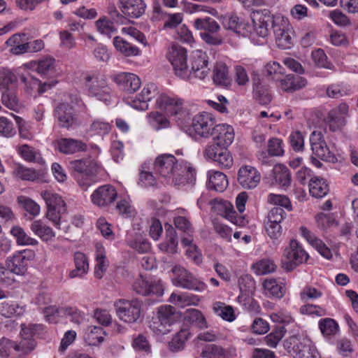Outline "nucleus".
Listing matches in <instances>:
<instances>
[{
    "label": "nucleus",
    "instance_id": "obj_1",
    "mask_svg": "<svg viewBox=\"0 0 358 358\" xmlns=\"http://www.w3.org/2000/svg\"><path fill=\"white\" fill-rule=\"evenodd\" d=\"M155 171L168 182L174 185H193L196 181V170L190 164L178 160L172 155H162L155 162Z\"/></svg>",
    "mask_w": 358,
    "mask_h": 358
},
{
    "label": "nucleus",
    "instance_id": "obj_2",
    "mask_svg": "<svg viewBox=\"0 0 358 358\" xmlns=\"http://www.w3.org/2000/svg\"><path fill=\"white\" fill-rule=\"evenodd\" d=\"M70 169L78 184L83 189L86 190L96 182L99 173V164L92 159H80L69 162Z\"/></svg>",
    "mask_w": 358,
    "mask_h": 358
},
{
    "label": "nucleus",
    "instance_id": "obj_3",
    "mask_svg": "<svg viewBox=\"0 0 358 358\" xmlns=\"http://www.w3.org/2000/svg\"><path fill=\"white\" fill-rule=\"evenodd\" d=\"M284 347L294 358H317L318 352L310 339L294 335L284 341Z\"/></svg>",
    "mask_w": 358,
    "mask_h": 358
},
{
    "label": "nucleus",
    "instance_id": "obj_4",
    "mask_svg": "<svg viewBox=\"0 0 358 358\" xmlns=\"http://www.w3.org/2000/svg\"><path fill=\"white\" fill-rule=\"evenodd\" d=\"M177 320L175 308L169 305L162 306L157 308L156 315L150 321L149 327L157 334H166Z\"/></svg>",
    "mask_w": 358,
    "mask_h": 358
},
{
    "label": "nucleus",
    "instance_id": "obj_5",
    "mask_svg": "<svg viewBox=\"0 0 358 358\" xmlns=\"http://www.w3.org/2000/svg\"><path fill=\"white\" fill-rule=\"evenodd\" d=\"M41 195L47 206V218L59 227L61 215L66 212L65 202L59 194L51 191H43Z\"/></svg>",
    "mask_w": 358,
    "mask_h": 358
},
{
    "label": "nucleus",
    "instance_id": "obj_6",
    "mask_svg": "<svg viewBox=\"0 0 358 358\" xmlns=\"http://www.w3.org/2000/svg\"><path fill=\"white\" fill-rule=\"evenodd\" d=\"M283 257L285 258L282 261L284 268L287 271H292L297 266L306 262L309 255L296 240L292 239L289 245L285 248Z\"/></svg>",
    "mask_w": 358,
    "mask_h": 358
},
{
    "label": "nucleus",
    "instance_id": "obj_7",
    "mask_svg": "<svg viewBox=\"0 0 358 358\" xmlns=\"http://www.w3.org/2000/svg\"><path fill=\"white\" fill-rule=\"evenodd\" d=\"M117 316L127 323H134L141 315V302L138 299H120L114 303Z\"/></svg>",
    "mask_w": 358,
    "mask_h": 358
},
{
    "label": "nucleus",
    "instance_id": "obj_8",
    "mask_svg": "<svg viewBox=\"0 0 358 358\" xmlns=\"http://www.w3.org/2000/svg\"><path fill=\"white\" fill-rule=\"evenodd\" d=\"M85 87L90 96L105 103L110 101L111 90L103 76H87Z\"/></svg>",
    "mask_w": 358,
    "mask_h": 358
},
{
    "label": "nucleus",
    "instance_id": "obj_9",
    "mask_svg": "<svg viewBox=\"0 0 358 358\" xmlns=\"http://www.w3.org/2000/svg\"><path fill=\"white\" fill-rule=\"evenodd\" d=\"M167 57L173 66L176 75L181 78H187L189 73L187 65L186 50L178 45L173 44L169 49Z\"/></svg>",
    "mask_w": 358,
    "mask_h": 358
},
{
    "label": "nucleus",
    "instance_id": "obj_10",
    "mask_svg": "<svg viewBox=\"0 0 358 358\" xmlns=\"http://www.w3.org/2000/svg\"><path fill=\"white\" fill-rule=\"evenodd\" d=\"M172 271L176 275L173 280L176 286L197 292H202L206 289V285L184 268L179 266H175Z\"/></svg>",
    "mask_w": 358,
    "mask_h": 358
},
{
    "label": "nucleus",
    "instance_id": "obj_11",
    "mask_svg": "<svg viewBox=\"0 0 358 358\" xmlns=\"http://www.w3.org/2000/svg\"><path fill=\"white\" fill-rule=\"evenodd\" d=\"M252 19L257 34L264 38L268 36L271 28L273 29V24L280 18L274 19L268 9H264L253 11Z\"/></svg>",
    "mask_w": 358,
    "mask_h": 358
},
{
    "label": "nucleus",
    "instance_id": "obj_12",
    "mask_svg": "<svg viewBox=\"0 0 358 358\" xmlns=\"http://www.w3.org/2000/svg\"><path fill=\"white\" fill-rule=\"evenodd\" d=\"M54 117L62 128L69 129L78 125V117L71 106L65 102L57 103L54 108Z\"/></svg>",
    "mask_w": 358,
    "mask_h": 358
},
{
    "label": "nucleus",
    "instance_id": "obj_13",
    "mask_svg": "<svg viewBox=\"0 0 358 358\" xmlns=\"http://www.w3.org/2000/svg\"><path fill=\"white\" fill-rule=\"evenodd\" d=\"M310 143L313 154L318 158L331 163L338 161L335 155L329 150L320 132L313 131L310 136Z\"/></svg>",
    "mask_w": 358,
    "mask_h": 358
},
{
    "label": "nucleus",
    "instance_id": "obj_14",
    "mask_svg": "<svg viewBox=\"0 0 358 358\" xmlns=\"http://www.w3.org/2000/svg\"><path fill=\"white\" fill-rule=\"evenodd\" d=\"M157 95H159L157 87L150 83L145 85L141 93L135 97H129L127 103L136 110H145L148 108V102Z\"/></svg>",
    "mask_w": 358,
    "mask_h": 358
},
{
    "label": "nucleus",
    "instance_id": "obj_15",
    "mask_svg": "<svg viewBox=\"0 0 358 358\" xmlns=\"http://www.w3.org/2000/svg\"><path fill=\"white\" fill-rule=\"evenodd\" d=\"M210 68L208 67V56L202 51H196L192 57L191 62V69H188L189 73L187 78L184 80H190L193 78L204 79L209 73Z\"/></svg>",
    "mask_w": 358,
    "mask_h": 358
},
{
    "label": "nucleus",
    "instance_id": "obj_16",
    "mask_svg": "<svg viewBox=\"0 0 358 358\" xmlns=\"http://www.w3.org/2000/svg\"><path fill=\"white\" fill-rule=\"evenodd\" d=\"M213 116L208 113H202L195 115L192 126L195 133L203 138L211 136L216 125Z\"/></svg>",
    "mask_w": 358,
    "mask_h": 358
},
{
    "label": "nucleus",
    "instance_id": "obj_17",
    "mask_svg": "<svg viewBox=\"0 0 358 358\" xmlns=\"http://www.w3.org/2000/svg\"><path fill=\"white\" fill-rule=\"evenodd\" d=\"M273 33L275 43L281 49H289L292 45V31L289 23L282 19H279L278 22L273 24Z\"/></svg>",
    "mask_w": 358,
    "mask_h": 358
},
{
    "label": "nucleus",
    "instance_id": "obj_18",
    "mask_svg": "<svg viewBox=\"0 0 358 358\" xmlns=\"http://www.w3.org/2000/svg\"><path fill=\"white\" fill-rule=\"evenodd\" d=\"M237 180L243 188L251 189L258 185L261 180V175L255 167L245 165L238 169Z\"/></svg>",
    "mask_w": 358,
    "mask_h": 358
},
{
    "label": "nucleus",
    "instance_id": "obj_19",
    "mask_svg": "<svg viewBox=\"0 0 358 358\" xmlns=\"http://www.w3.org/2000/svg\"><path fill=\"white\" fill-rule=\"evenodd\" d=\"M117 193L110 185H104L98 187L91 195L92 203L99 207H106L116 199Z\"/></svg>",
    "mask_w": 358,
    "mask_h": 358
},
{
    "label": "nucleus",
    "instance_id": "obj_20",
    "mask_svg": "<svg viewBox=\"0 0 358 358\" xmlns=\"http://www.w3.org/2000/svg\"><path fill=\"white\" fill-rule=\"evenodd\" d=\"M348 110V105L341 103L329 112L327 120L331 131H338L345 125L346 118L349 115Z\"/></svg>",
    "mask_w": 358,
    "mask_h": 358
},
{
    "label": "nucleus",
    "instance_id": "obj_21",
    "mask_svg": "<svg viewBox=\"0 0 358 358\" xmlns=\"http://www.w3.org/2000/svg\"><path fill=\"white\" fill-rule=\"evenodd\" d=\"M132 287L136 294L142 296L164 294V287L160 282H149L141 275L134 281Z\"/></svg>",
    "mask_w": 358,
    "mask_h": 358
},
{
    "label": "nucleus",
    "instance_id": "obj_22",
    "mask_svg": "<svg viewBox=\"0 0 358 358\" xmlns=\"http://www.w3.org/2000/svg\"><path fill=\"white\" fill-rule=\"evenodd\" d=\"M156 103L159 108L164 110L171 116H182L184 114L182 102L179 99L162 94L157 98Z\"/></svg>",
    "mask_w": 358,
    "mask_h": 358
},
{
    "label": "nucleus",
    "instance_id": "obj_23",
    "mask_svg": "<svg viewBox=\"0 0 358 358\" xmlns=\"http://www.w3.org/2000/svg\"><path fill=\"white\" fill-rule=\"evenodd\" d=\"M113 80L124 91L135 92L141 86L140 78L131 73H120L113 77Z\"/></svg>",
    "mask_w": 358,
    "mask_h": 358
},
{
    "label": "nucleus",
    "instance_id": "obj_24",
    "mask_svg": "<svg viewBox=\"0 0 358 358\" xmlns=\"http://www.w3.org/2000/svg\"><path fill=\"white\" fill-rule=\"evenodd\" d=\"M20 81L24 84V90L27 94L34 97L40 95L46 91L47 87H50L51 85L46 83H41V82L33 77L30 74L20 76Z\"/></svg>",
    "mask_w": 358,
    "mask_h": 358
},
{
    "label": "nucleus",
    "instance_id": "obj_25",
    "mask_svg": "<svg viewBox=\"0 0 358 358\" xmlns=\"http://www.w3.org/2000/svg\"><path fill=\"white\" fill-rule=\"evenodd\" d=\"M211 136L213 142L220 146L227 148L234 139V128L225 124H217L215 126Z\"/></svg>",
    "mask_w": 358,
    "mask_h": 358
},
{
    "label": "nucleus",
    "instance_id": "obj_26",
    "mask_svg": "<svg viewBox=\"0 0 358 358\" xmlns=\"http://www.w3.org/2000/svg\"><path fill=\"white\" fill-rule=\"evenodd\" d=\"M45 317L50 322H54L55 317L70 316L71 321L78 323L80 320V313L71 307L57 308L48 306L44 309Z\"/></svg>",
    "mask_w": 358,
    "mask_h": 358
},
{
    "label": "nucleus",
    "instance_id": "obj_27",
    "mask_svg": "<svg viewBox=\"0 0 358 358\" xmlns=\"http://www.w3.org/2000/svg\"><path fill=\"white\" fill-rule=\"evenodd\" d=\"M27 262L25 257L20 253L8 257L6 260V267L10 275V285L15 282L14 275H22L27 271Z\"/></svg>",
    "mask_w": 358,
    "mask_h": 358
},
{
    "label": "nucleus",
    "instance_id": "obj_28",
    "mask_svg": "<svg viewBox=\"0 0 358 358\" xmlns=\"http://www.w3.org/2000/svg\"><path fill=\"white\" fill-rule=\"evenodd\" d=\"M55 147L59 152L69 155L85 151L87 148V145L80 140L63 138L56 141Z\"/></svg>",
    "mask_w": 358,
    "mask_h": 358
},
{
    "label": "nucleus",
    "instance_id": "obj_29",
    "mask_svg": "<svg viewBox=\"0 0 358 358\" xmlns=\"http://www.w3.org/2000/svg\"><path fill=\"white\" fill-rule=\"evenodd\" d=\"M301 234L317 251L326 259H331L332 253L331 250L318 238L313 233L305 227H300Z\"/></svg>",
    "mask_w": 358,
    "mask_h": 358
},
{
    "label": "nucleus",
    "instance_id": "obj_30",
    "mask_svg": "<svg viewBox=\"0 0 358 358\" xmlns=\"http://www.w3.org/2000/svg\"><path fill=\"white\" fill-rule=\"evenodd\" d=\"M222 26L224 29L243 36H247L250 32L248 23L236 15L224 16L222 20Z\"/></svg>",
    "mask_w": 358,
    "mask_h": 358
},
{
    "label": "nucleus",
    "instance_id": "obj_31",
    "mask_svg": "<svg viewBox=\"0 0 358 358\" xmlns=\"http://www.w3.org/2000/svg\"><path fill=\"white\" fill-rule=\"evenodd\" d=\"M121 10L127 16L138 18L145 10V3L143 0H122Z\"/></svg>",
    "mask_w": 358,
    "mask_h": 358
},
{
    "label": "nucleus",
    "instance_id": "obj_32",
    "mask_svg": "<svg viewBox=\"0 0 358 358\" xmlns=\"http://www.w3.org/2000/svg\"><path fill=\"white\" fill-rule=\"evenodd\" d=\"M278 80L280 83V87L281 90L287 92L299 90L307 85L306 78L293 74L287 75L283 78L280 77Z\"/></svg>",
    "mask_w": 358,
    "mask_h": 358
},
{
    "label": "nucleus",
    "instance_id": "obj_33",
    "mask_svg": "<svg viewBox=\"0 0 358 358\" xmlns=\"http://www.w3.org/2000/svg\"><path fill=\"white\" fill-rule=\"evenodd\" d=\"M207 187L210 190L222 192L228 186L227 176L220 171H209Z\"/></svg>",
    "mask_w": 358,
    "mask_h": 358
},
{
    "label": "nucleus",
    "instance_id": "obj_34",
    "mask_svg": "<svg viewBox=\"0 0 358 358\" xmlns=\"http://www.w3.org/2000/svg\"><path fill=\"white\" fill-rule=\"evenodd\" d=\"M74 263L76 268L69 272V278H82L89 270L87 257L81 252H76L74 254Z\"/></svg>",
    "mask_w": 358,
    "mask_h": 358
},
{
    "label": "nucleus",
    "instance_id": "obj_35",
    "mask_svg": "<svg viewBox=\"0 0 358 358\" xmlns=\"http://www.w3.org/2000/svg\"><path fill=\"white\" fill-rule=\"evenodd\" d=\"M252 86L253 96L260 104L265 105L271 101V97L268 88L262 84L258 76L252 77Z\"/></svg>",
    "mask_w": 358,
    "mask_h": 358
},
{
    "label": "nucleus",
    "instance_id": "obj_36",
    "mask_svg": "<svg viewBox=\"0 0 358 358\" xmlns=\"http://www.w3.org/2000/svg\"><path fill=\"white\" fill-rule=\"evenodd\" d=\"M178 243L176 231L172 226L169 225L166 228V240L159 245V249L167 253L174 254L177 252Z\"/></svg>",
    "mask_w": 358,
    "mask_h": 358
},
{
    "label": "nucleus",
    "instance_id": "obj_37",
    "mask_svg": "<svg viewBox=\"0 0 358 358\" xmlns=\"http://www.w3.org/2000/svg\"><path fill=\"white\" fill-rule=\"evenodd\" d=\"M329 191V185L324 178L317 176L311 178L309 182V192L313 196L322 198L327 194Z\"/></svg>",
    "mask_w": 358,
    "mask_h": 358
},
{
    "label": "nucleus",
    "instance_id": "obj_38",
    "mask_svg": "<svg viewBox=\"0 0 358 358\" xmlns=\"http://www.w3.org/2000/svg\"><path fill=\"white\" fill-rule=\"evenodd\" d=\"M29 227L31 231L43 241H51L55 236L52 229L41 220L32 222Z\"/></svg>",
    "mask_w": 358,
    "mask_h": 358
},
{
    "label": "nucleus",
    "instance_id": "obj_39",
    "mask_svg": "<svg viewBox=\"0 0 358 358\" xmlns=\"http://www.w3.org/2000/svg\"><path fill=\"white\" fill-rule=\"evenodd\" d=\"M113 45L117 51L126 57L137 56L141 54V50L137 47L120 36L113 38Z\"/></svg>",
    "mask_w": 358,
    "mask_h": 358
},
{
    "label": "nucleus",
    "instance_id": "obj_40",
    "mask_svg": "<svg viewBox=\"0 0 358 358\" xmlns=\"http://www.w3.org/2000/svg\"><path fill=\"white\" fill-rule=\"evenodd\" d=\"M275 182L283 187L290 185L292 178L288 168L281 164H276L273 169Z\"/></svg>",
    "mask_w": 358,
    "mask_h": 358
},
{
    "label": "nucleus",
    "instance_id": "obj_41",
    "mask_svg": "<svg viewBox=\"0 0 358 358\" xmlns=\"http://www.w3.org/2000/svg\"><path fill=\"white\" fill-rule=\"evenodd\" d=\"M10 234L15 238L17 244L19 245H38V241L29 236L20 226H15L10 230Z\"/></svg>",
    "mask_w": 358,
    "mask_h": 358
},
{
    "label": "nucleus",
    "instance_id": "obj_42",
    "mask_svg": "<svg viewBox=\"0 0 358 358\" xmlns=\"http://www.w3.org/2000/svg\"><path fill=\"white\" fill-rule=\"evenodd\" d=\"M194 24L196 29L203 30V32L217 33L220 29L217 22L210 17L197 18L194 20Z\"/></svg>",
    "mask_w": 358,
    "mask_h": 358
},
{
    "label": "nucleus",
    "instance_id": "obj_43",
    "mask_svg": "<svg viewBox=\"0 0 358 358\" xmlns=\"http://www.w3.org/2000/svg\"><path fill=\"white\" fill-rule=\"evenodd\" d=\"M96 265L95 266L94 275L97 278H101L108 266V262L106 259V253L103 248L99 244L96 245Z\"/></svg>",
    "mask_w": 358,
    "mask_h": 358
},
{
    "label": "nucleus",
    "instance_id": "obj_44",
    "mask_svg": "<svg viewBox=\"0 0 358 358\" xmlns=\"http://www.w3.org/2000/svg\"><path fill=\"white\" fill-rule=\"evenodd\" d=\"M263 287L267 292V294L273 296L280 299L282 298L286 291L285 287L283 283H278L275 279H266L264 281Z\"/></svg>",
    "mask_w": 358,
    "mask_h": 358
},
{
    "label": "nucleus",
    "instance_id": "obj_45",
    "mask_svg": "<svg viewBox=\"0 0 358 358\" xmlns=\"http://www.w3.org/2000/svg\"><path fill=\"white\" fill-rule=\"evenodd\" d=\"M13 174L22 180L34 181L38 178V173L34 169L17 164L13 169Z\"/></svg>",
    "mask_w": 358,
    "mask_h": 358
},
{
    "label": "nucleus",
    "instance_id": "obj_46",
    "mask_svg": "<svg viewBox=\"0 0 358 358\" xmlns=\"http://www.w3.org/2000/svg\"><path fill=\"white\" fill-rule=\"evenodd\" d=\"M213 310L215 314L226 321L233 322L236 319L232 306L226 305L224 303L220 301L214 303Z\"/></svg>",
    "mask_w": 358,
    "mask_h": 358
},
{
    "label": "nucleus",
    "instance_id": "obj_47",
    "mask_svg": "<svg viewBox=\"0 0 358 358\" xmlns=\"http://www.w3.org/2000/svg\"><path fill=\"white\" fill-rule=\"evenodd\" d=\"M17 82V76L8 69L0 70V87L5 90L16 87Z\"/></svg>",
    "mask_w": 358,
    "mask_h": 358
},
{
    "label": "nucleus",
    "instance_id": "obj_48",
    "mask_svg": "<svg viewBox=\"0 0 358 358\" xmlns=\"http://www.w3.org/2000/svg\"><path fill=\"white\" fill-rule=\"evenodd\" d=\"M148 119L150 126L157 131L169 127V120L159 112L150 113Z\"/></svg>",
    "mask_w": 358,
    "mask_h": 358
},
{
    "label": "nucleus",
    "instance_id": "obj_49",
    "mask_svg": "<svg viewBox=\"0 0 358 358\" xmlns=\"http://www.w3.org/2000/svg\"><path fill=\"white\" fill-rule=\"evenodd\" d=\"M227 355V350L220 345L210 344L206 345L201 353L203 358H222Z\"/></svg>",
    "mask_w": 358,
    "mask_h": 358
},
{
    "label": "nucleus",
    "instance_id": "obj_50",
    "mask_svg": "<svg viewBox=\"0 0 358 358\" xmlns=\"http://www.w3.org/2000/svg\"><path fill=\"white\" fill-rule=\"evenodd\" d=\"M188 321L199 329L208 328V323L201 311L196 309H188L187 316Z\"/></svg>",
    "mask_w": 358,
    "mask_h": 358
},
{
    "label": "nucleus",
    "instance_id": "obj_51",
    "mask_svg": "<svg viewBox=\"0 0 358 358\" xmlns=\"http://www.w3.org/2000/svg\"><path fill=\"white\" fill-rule=\"evenodd\" d=\"M275 264L270 259H264L252 265V269L257 275H266L275 270Z\"/></svg>",
    "mask_w": 358,
    "mask_h": 358
},
{
    "label": "nucleus",
    "instance_id": "obj_52",
    "mask_svg": "<svg viewBox=\"0 0 358 358\" xmlns=\"http://www.w3.org/2000/svg\"><path fill=\"white\" fill-rule=\"evenodd\" d=\"M188 338L187 330L182 329L178 331L169 342V346L171 351L176 352L184 348L185 343Z\"/></svg>",
    "mask_w": 358,
    "mask_h": 358
},
{
    "label": "nucleus",
    "instance_id": "obj_53",
    "mask_svg": "<svg viewBox=\"0 0 358 358\" xmlns=\"http://www.w3.org/2000/svg\"><path fill=\"white\" fill-rule=\"evenodd\" d=\"M36 68V71L43 76H46L52 72L55 68V59L47 57L38 62H35L33 66Z\"/></svg>",
    "mask_w": 358,
    "mask_h": 358
},
{
    "label": "nucleus",
    "instance_id": "obj_54",
    "mask_svg": "<svg viewBox=\"0 0 358 358\" xmlns=\"http://www.w3.org/2000/svg\"><path fill=\"white\" fill-rule=\"evenodd\" d=\"M110 129L108 122L99 119L94 120L90 124L88 131L92 135H105Z\"/></svg>",
    "mask_w": 358,
    "mask_h": 358
},
{
    "label": "nucleus",
    "instance_id": "obj_55",
    "mask_svg": "<svg viewBox=\"0 0 358 358\" xmlns=\"http://www.w3.org/2000/svg\"><path fill=\"white\" fill-rule=\"evenodd\" d=\"M319 328L323 335L331 336L336 333L338 325L334 320L324 318L320 320Z\"/></svg>",
    "mask_w": 358,
    "mask_h": 358
},
{
    "label": "nucleus",
    "instance_id": "obj_56",
    "mask_svg": "<svg viewBox=\"0 0 358 358\" xmlns=\"http://www.w3.org/2000/svg\"><path fill=\"white\" fill-rule=\"evenodd\" d=\"M213 81L218 85L228 82V69L224 64H217L213 70Z\"/></svg>",
    "mask_w": 358,
    "mask_h": 358
},
{
    "label": "nucleus",
    "instance_id": "obj_57",
    "mask_svg": "<svg viewBox=\"0 0 358 358\" xmlns=\"http://www.w3.org/2000/svg\"><path fill=\"white\" fill-rule=\"evenodd\" d=\"M315 220L318 227L323 230L337 225L336 218L333 214L321 213L316 216Z\"/></svg>",
    "mask_w": 358,
    "mask_h": 358
},
{
    "label": "nucleus",
    "instance_id": "obj_58",
    "mask_svg": "<svg viewBox=\"0 0 358 358\" xmlns=\"http://www.w3.org/2000/svg\"><path fill=\"white\" fill-rule=\"evenodd\" d=\"M16 133L13 122L8 118L0 117V136L6 138L13 136Z\"/></svg>",
    "mask_w": 358,
    "mask_h": 358
},
{
    "label": "nucleus",
    "instance_id": "obj_59",
    "mask_svg": "<svg viewBox=\"0 0 358 358\" xmlns=\"http://www.w3.org/2000/svg\"><path fill=\"white\" fill-rule=\"evenodd\" d=\"M133 348L138 352L145 355L151 353V345L148 338L142 334H139L132 342Z\"/></svg>",
    "mask_w": 358,
    "mask_h": 358
},
{
    "label": "nucleus",
    "instance_id": "obj_60",
    "mask_svg": "<svg viewBox=\"0 0 358 358\" xmlns=\"http://www.w3.org/2000/svg\"><path fill=\"white\" fill-rule=\"evenodd\" d=\"M282 68L275 62L267 64L264 67V75L268 78H271L273 80L278 81L282 72Z\"/></svg>",
    "mask_w": 358,
    "mask_h": 358
},
{
    "label": "nucleus",
    "instance_id": "obj_61",
    "mask_svg": "<svg viewBox=\"0 0 358 358\" xmlns=\"http://www.w3.org/2000/svg\"><path fill=\"white\" fill-rule=\"evenodd\" d=\"M268 201L269 203L275 204V206H280L288 211H291L292 209L290 200L286 196L271 194L268 196Z\"/></svg>",
    "mask_w": 358,
    "mask_h": 358
},
{
    "label": "nucleus",
    "instance_id": "obj_62",
    "mask_svg": "<svg viewBox=\"0 0 358 358\" xmlns=\"http://www.w3.org/2000/svg\"><path fill=\"white\" fill-rule=\"evenodd\" d=\"M96 25L97 30L102 34L109 35L116 31L113 22L106 17L99 18L96 22Z\"/></svg>",
    "mask_w": 358,
    "mask_h": 358
},
{
    "label": "nucleus",
    "instance_id": "obj_63",
    "mask_svg": "<svg viewBox=\"0 0 358 358\" xmlns=\"http://www.w3.org/2000/svg\"><path fill=\"white\" fill-rule=\"evenodd\" d=\"M268 152L271 156H282V141L278 138H272L268 142Z\"/></svg>",
    "mask_w": 358,
    "mask_h": 358
},
{
    "label": "nucleus",
    "instance_id": "obj_64",
    "mask_svg": "<svg viewBox=\"0 0 358 358\" xmlns=\"http://www.w3.org/2000/svg\"><path fill=\"white\" fill-rule=\"evenodd\" d=\"M2 102L7 108L15 110L18 106L19 99L13 91L7 90L3 92Z\"/></svg>",
    "mask_w": 358,
    "mask_h": 358
}]
</instances>
